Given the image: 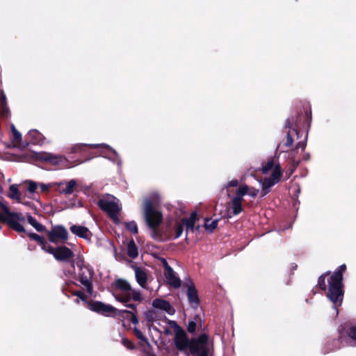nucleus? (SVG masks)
Here are the masks:
<instances>
[{"mask_svg":"<svg viewBox=\"0 0 356 356\" xmlns=\"http://www.w3.org/2000/svg\"><path fill=\"white\" fill-rule=\"evenodd\" d=\"M160 195L157 192L152 193L143 202V213L147 225L152 229H156L161 223L162 214L155 209L160 202Z\"/></svg>","mask_w":356,"mask_h":356,"instance_id":"f257e3e1","label":"nucleus"},{"mask_svg":"<svg viewBox=\"0 0 356 356\" xmlns=\"http://www.w3.org/2000/svg\"><path fill=\"white\" fill-rule=\"evenodd\" d=\"M346 266L345 264H342L339 268L334 272V273L330 277L328 282L329 288L327 297L333 302L334 307H337L341 305L343 300V291H342V279L343 273L346 270Z\"/></svg>","mask_w":356,"mask_h":356,"instance_id":"f03ea898","label":"nucleus"},{"mask_svg":"<svg viewBox=\"0 0 356 356\" xmlns=\"http://www.w3.org/2000/svg\"><path fill=\"white\" fill-rule=\"evenodd\" d=\"M0 208L3 211V213H0V220L7 222L10 227L19 233L26 232L22 225L25 217L21 213L10 212L8 207L1 202Z\"/></svg>","mask_w":356,"mask_h":356,"instance_id":"7ed1b4c3","label":"nucleus"},{"mask_svg":"<svg viewBox=\"0 0 356 356\" xmlns=\"http://www.w3.org/2000/svg\"><path fill=\"white\" fill-rule=\"evenodd\" d=\"M197 220V213L193 212L191 213L188 218H184L181 222L175 221L168 225L166 232L168 234L174 238H179L184 229V226L186 225V230H193L195 226V223Z\"/></svg>","mask_w":356,"mask_h":356,"instance_id":"20e7f679","label":"nucleus"},{"mask_svg":"<svg viewBox=\"0 0 356 356\" xmlns=\"http://www.w3.org/2000/svg\"><path fill=\"white\" fill-rule=\"evenodd\" d=\"M98 204L102 210L108 214L114 222H120L118 214L121 210V204L119 200L112 195H106L99 201Z\"/></svg>","mask_w":356,"mask_h":356,"instance_id":"39448f33","label":"nucleus"},{"mask_svg":"<svg viewBox=\"0 0 356 356\" xmlns=\"http://www.w3.org/2000/svg\"><path fill=\"white\" fill-rule=\"evenodd\" d=\"M212 343L206 334H202L197 339L191 341L190 350L196 356H208Z\"/></svg>","mask_w":356,"mask_h":356,"instance_id":"423d86ee","label":"nucleus"},{"mask_svg":"<svg viewBox=\"0 0 356 356\" xmlns=\"http://www.w3.org/2000/svg\"><path fill=\"white\" fill-rule=\"evenodd\" d=\"M76 264L79 270L78 277L80 282L86 288L87 292L92 294V286L90 280L92 275L90 269L84 265L83 259L81 257L77 259Z\"/></svg>","mask_w":356,"mask_h":356,"instance_id":"0eeeda50","label":"nucleus"},{"mask_svg":"<svg viewBox=\"0 0 356 356\" xmlns=\"http://www.w3.org/2000/svg\"><path fill=\"white\" fill-rule=\"evenodd\" d=\"M88 308L91 311L100 313L106 316L116 315L118 314V310L115 307L98 301L88 303Z\"/></svg>","mask_w":356,"mask_h":356,"instance_id":"6e6552de","label":"nucleus"},{"mask_svg":"<svg viewBox=\"0 0 356 356\" xmlns=\"http://www.w3.org/2000/svg\"><path fill=\"white\" fill-rule=\"evenodd\" d=\"M282 176L280 169L276 168L271 175V177L265 178L262 181V196L269 193L270 189L275 184L280 181Z\"/></svg>","mask_w":356,"mask_h":356,"instance_id":"1a4fd4ad","label":"nucleus"},{"mask_svg":"<svg viewBox=\"0 0 356 356\" xmlns=\"http://www.w3.org/2000/svg\"><path fill=\"white\" fill-rule=\"evenodd\" d=\"M68 234L66 229L62 226L54 227L48 232L49 240L54 243H57L60 241H65L67 239Z\"/></svg>","mask_w":356,"mask_h":356,"instance_id":"9d476101","label":"nucleus"},{"mask_svg":"<svg viewBox=\"0 0 356 356\" xmlns=\"http://www.w3.org/2000/svg\"><path fill=\"white\" fill-rule=\"evenodd\" d=\"M89 147L90 148H96V147H102L105 149L110 156H111L112 159H115L118 158L117 152L113 149L111 147L106 144H78L72 147V152H79L83 151L84 147Z\"/></svg>","mask_w":356,"mask_h":356,"instance_id":"9b49d317","label":"nucleus"},{"mask_svg":"<svg viewBox=\"0 0 356 356\" xmlns=\"http://www.w3.org/2000/svg\"><path fill=\"white\" fill-rule=\"evenodd\" d=\"M131 287L129 282L124 280H118L115 282L113 296L118 295L119 297H128Z\"/></svg>","mask_w":356,"mask_h":356,"instance_id":"f8f14e48","label":"nucleus"},{"mask_svg":"<svg viewBox=\"0 0 356 356\" xmlns=\"http://www.w3.org/2000/svg\"><path fill=\"white\" fill-rule=\"evenodd\" d=\"M165 277L168 284L174 288H179L181 286V280L177 277L172 268L168 266V263L164 261Z\"/></svg>","mask_w":356,"mask_h":356,"instance_id":"ddd939ff","label":"nucleus"},{"mask_svg":"<svg viewBox=\"0 0 356 356\" xmlns=\"http://www.w3.org/2000/svg\"><path fill=\"white\" fill-rule=\"evenodd\" d=\"M40 159L53 165L68 167L65 164V159L60 155H56L51 153H42L40 155Z\"/></svg>","mask_w":356,"mask_h":356,"instance_id":"4468645a","label":"nucleus"},{"mask_svg":"<svg viewBox=\"0 0 356 356\" xmlns=\"http://www.w3.org/2000/svg\"><path fill=\"white\" fill-rule=\"evenodd\" d=\"M175 343L176 347L181 351H186L188 349H190L191 341L188 339L186 333L184 332L176 333Z\"/></svg>","mask_w":356,"mask_h":356,"instance_id":"2eb2a0df","label":"nucleus"},{"mask_svg":"<svg viewBox=\"0 0 356 356\" xmlns=\"http://www.w3.org/2000/svg\"><path fill=\"white\" fill-rule=\"evenodd\" d=\"M56 186L58 187V193L65 195H71L74 193L76 187V181L71 179L68 182H56Z\"/></svg>","mask_w":356,"mask_h":356,"instance_id":"dca6fc26","label":"nucleus"},{"mask_svg":"<svg viewBox=\"0 0 356 356\" xmlns=\"http://www.w3.org/2000/svg\"><path fill=\"white\" fill-rule=\"evenodd\" d=\"M54 257L58 261H68L74 257V253L67 247L60 246L56 248Z\"/></svg>","mask_w":356,"mask_h":356,"instance_id":"f3484780","label":"nucleus"},{"mask_svg":"<svg viewBox=\"0 0 356 356\" xmlns=\"http://www.w3.org/2000/svg\"><path fill=\"white\" fill-rule=\"evenodd\" d=\"M152 306L156 309L165 311L170 315L174 314L175 312V309L168 301L160 298L154 300L152 302Z\"/></svg>","mask_w":356,"mask_h":356,"instance_id":"a211bd4d","label":"nucleus"},{"mask_svg":"<svg viewBox=\"0 0 356 356\" xmlns=\"http://www.w3.org/2000/svg\"><path fill=\"white\" fill-rule=\"evenodd\" d=\"M243 199L241 197L235 196L232 200V211H227V218H230L232 216H236L239 214L243 209H242V202Z\"/></svg>","mask_w":356,"mask_h":356,"instance_id":"6ab92c4d","label":"nucleus"},{"mask_svg":"<svg viewBox=\"0 0 356 356\" xmlns=\"http://www.w3.org/2000/svg\"><path fill=\"white\" fill-rule=\"evenodd\" d=\"M70 231L76 236L83 238L84 239L90 240L91 238V232L86 227L81 225H72L70 227Z\"/></svg>","mask_w":356,"mask_h":356,"instance_id":"aec40b11","label":"nucleus"},{"mask_svg":"<svg viewBox=\"0 0 356 356\" xmlns=\"http://www.w3.org/2000/svg\"><path fill=\"white\" fill-rule=\"evenodd\" d=\"M115 299L121 302H127L130 299H133L135 301L141 300V293L138 291L131 289L129 296L127 297H119L118 295H115Z\"/></svg>","mask_w":356,"mask_h":356,"instance_id":"412c9836","label":"nucleus"},{"mask_svg":"<svg viewBox=\"0 0 356 356\" xmlns=\"http://www.w3.org/2000/svg\"><path fill=\"white\" fill-rule=\"evenodd\" d=\"M276 168L280 169V165L275 163L274 160L269 159L265 165H264L261 168V171L264 174H268L275 171Z\"/></svg>","mask_w":356,"mask_h":356,"instance_id":"4be33fe9","label":"nucleus"},{"mask_svg":"<svg viewBox=\"0 0 356 356\" xmlns=\"http://www.w3.org/2000/svg\"><path fill=\"white\" fill-rule=\"evenodd\" d=\"M11 131L13 134V143L15 146L18 147H25L27 146V144L21 145L22 134L16 129L13 124L11 125Z\"/></svg>","mask_w":356,"mask_h":356,"instance_id":"5701e85b","label":"nucleus"},{"mask_svg":"<svg viewBox=\"0 0 356 356\" xmlns=\"http://www.w3.org/2000/svg\"><path fill=\"white\" fill-rule=\"evenodd\" d=\"M135 275H136V280H137L138 283L139 284V285L140 286H142L143 288H145V285H146V280H147L146 273L143 270L137 268L135 269Z\"/></svg>","mask_w":356,"mask_h":356,"instance_id":"b1692460","label":"nucleus"},{"mask_svg":"<svg viewBox=\"0 0 356 356\" xmlns=\"http://www.w3.org/2000/svg\"><path fill=\"white\" fill-rule=\"evenodd\" d=\"M187 296L189 301L192 303L197 304L198 296L197 292L193 284L188 286L187 289Z\"/></svg>","mask_w":356,"mask_h":356,"instance_id":"393cba45","label":"nucleus"},{"mask_svg":"<svg viewBox=\"0 0 356 356\" xmlns=\"http://www.w3.org/2000/svg\"><path fill=\"white\" fill-rule=\"evenodd\" d=\"M8 197L20 202V195L16 185L13 184L10 186Z\"/></svg>","mask_w":356,"mask_h":356,"instance_id":"a878e982","label":"nucleus"},{"mask_svg":"<svg viewBox=\"0 0 356 356\" xmlns=\"http://www.w3.org/2000/svg\"><path fill=\"white\" fill-rule=\"evenodd\" d=\"M26 218L29 223L38 232H43L44 230V227L38 222L31 215H27Z\"/></svg>","mask_w":356,"mask_h":356,"instance_id":"bb28decb","label":"nucleus"},{"mask_svg":"<svg viewBox=\"0 0 356 356\" xmlns=\"http://www.w3.org/2000/svg\"><path fill=\"white\" fill-rule=\"evenodd\" d=\"M218 220L206 219L204 227L209 232H212L218 226Z\"/></svg>","mask_w":356,"mask_h":356,"instance_id":"cd10ccee","label":"nucleus"},{"mask_svg":"<svg viewBox=\"0 0 356 356\" xmlns=\"http://www.w3.org/2000/svg\"><path fill=\"white\" fill-rule=\"evenodd\" d=\"M127 254L131 258H136L138 254V249L134 241H131L127 246Z\"/></svg>","mask_w":356,"mask_h":356,"instance_id":"c85d7f7f","label":"nucleus"},{"mask_svg":"<svg viewBox=\"0 0 356 356\" xmlns=\"http://www.w3.org/2000/svg\"><path fill=\"white\" fill-rule=\"evenodd\" d=\"M26 184L28 185V191L31 194L33 195L35 193H38L39 183L33 181H27Z\"/></svg>","mask_w":356,"mask_h":356,"instance_id":"c756f323","label":"nucleus"},{"mask_svg":"<svg viewBox=\"0 0 356 356\" xmlns=\"http://www.w3.org/2000/svg\"><path fill=\"white\" fill-rule=\"evenodd\" d=\"M126 228L133 234L138 233V226L135 221L126 222Z\"/></svg>","mask_w":356,"mask_h":356,"instance_id":"7c9ffc66","label":"nucleus"},{"mask_svg":"<svg viewBox=\"0 0 356 356\" xmlns=\"http://www.w3.org/2000/svg\"><path fill=\"white\" fill-rule=\"evenodd\" d=\"M41 245H42V249L47 252H49L51 254H54V252L56 251V248H54L52 246H51L48 243L45 242V241H42V243H41Z\"/></svg>","mask_w":356,"mask_h":356,"instance_id":"2f4dec72","label":"nucleus"},{"mask_svg":"<svg viewBox=\"0 0 356 356\" xmlns=\"http://www.w3.org/2000/svg\"><path fill=\"white\" fill-rule=\"evenodd\" d=\"M56 186V183H51V184H49L39 183L38 189L42 193H48L49 191V188L53 186Z\"/></svg>","mask_w":356,"mask_h":356,"instance_id":"473e14b6","label":"nucleus"},{"mask_svg":"<svg viewBox=\"0 0 356 356\" xmlns=\"http://www.w3.org/2000/svg\"><path fill=\"white\" fill-rule=\"evenodd\" d=\"M249 187L247 185H241L236 191V195L243 197V195L248 194Z\"/></svg>","mask_w":356,"mask_h":356,"instance_id":"72a5a7b5","label":"nucleus"},{"mask_svg":"<svg viewBox=\"0 0 356 356\" xmlns=\"http://www.w3.org/2000/svg\"><path fill=\"white\" fill-rule=\"evenodd\" d=\"M28 235L29 236V237L31 239H33L35 241H38L40 244L44 241L42 239V238L40 236H39L38 234H35V233H28Z\"/></svg>","mask_w":356,"mask_h":356,"instance_id":"f704fd0d","label":"nucleus"},{"mask_svg":"<svg viewBox=\"0 0 356 356\" xmlns=\"http://www.w3.org/2000/svg\"><path fill=\"white\" fill-rule=\"evenodd\" d=\"M348 336L356 341V326H352L348 332Z\"/></svg>","mask_w":356,"mask_h":356,"instance_id":"c9c22d12","label":"nucleus"},{"mask_svg":"<svg viewBox=\"0 0 356 356\" xmlns=\"http://www.w3.org/2000/svg\"><path fill=\"white\" fill-rule=\"evenodd\" d=\"M259 193V190L258 189H256L254 188H250L249 187V190L248 191V194L247 195H249L250 196L252 197H256Z\"/></svg>","mask_w":356,"mask_h":356,"instance_id":"e433bc0d","label":"nucleus"},{"mask_svg":"<svg viewBox=\"0 0 356 356\" xmlns=\"http://www.w3.org/2000/svg\"><path fill=\"white\" fill-rule=\"evenodd\" d=\"M135 332V334L136 336L141 341H145L147 342V339L145 338V337L143 335V334L142 333L141 331L137 330V329H135L134 330Z\"/></svg>","mask_w":356,"mask_h":356,"instance_id":"4c0bfd02","label":"nucleus"},{"mask_svg":"<svg viewBox=\"0 0 356 356\" xmlns=\"http://www.w3.org/2000/svg\"><path fill=\"white\" fill-rule=\"evenodd\" d=\"M318 285H319L321 289H322L323 290H325L326 285H325V276L324 275H321L319 277V279H318Z\"/></svg>","mask_w":356,"mask_h":356,"instance_id":"58836bf2","label":"nucleus"},{"mask_svg":"<svg viewBox=\"0 0 356 356\" xmlns=\"http://www.w3.org/2000/svg\"><path fill=\"white\" fill-rule=\"evenodd\" d=\"M196 329V323L193 321L189 322L188 325V331L189 332L193 333Z\"/></svg>","mask_w":356,"mask_h":356,"instance_id":"ea45409f","label":"nucleus"},{"mask_svg":"<svg viewBox=\"0 0 356 356\" xmlns=\"http://www.w3.org/2000/svg\"><path fill=\"white\" fill-rule=\"evenodd\" d=\"M74 294L75 296H76L81 300H83L84 302L86 301V296L83 292L79 291H76Z\"/></svg>","mask_w":356,"mask_h":356,"instance_id":"a19ab883","label":"nucleus"},{"mask_svg":"<svg viewBox=\"0 0 356 356\" xmlns=\"http://www.w3.org/2000/svg\"><path fill=\"white\" fill-rule=\"evenodd\" d=\"M238 185V181L236 179L232 180L229 181L226 186L227 188L228 187H236Z\"/></svg>","mask_w":356,"mask_h":356,"instance_id":"79ce46f5","label":"nucleus"},{"mask_svg":"<svg viewBox=\"0 0 356 356\" xmlns=\"http://www.w3.org/2000/svg\"><path fill=\"white\" fill-rule=\"evenodd\" d=\"M293 138L291 136V134L289 133H288L287 134V138H286V145L289 147L291 146L292 144H293Z\"/></svg>","mask_w":356,"mask_h":356,"instance_id":"37998d69","label":"nucleus"},{"mask_svg":"<svg viewBox=\"0 0 356 356\" xmlns=\"http://www.w3.org/2000/svg\"><path fill=\"white\" fill-rule=\"evenodd\" d=\"M123 343H124V345L126 346L129 349H131L134 347V346L131 343V342L128 341V340L124 339L123 340Z\"/></svg>","mask_w":356,"mask_h":356,"instance_id":"c03bdc74","label":"nucleus"},{"mask_svg":"<svg viewBox=\"0 0 356 356\" xmlns=\"http://www.w3.org/2000/svg\"><path fill=\"white\" fill-rule=\"evenodd\" d=\"M1 102L2 107H4V106L6 105V95L3 92L1 95Z\"/></svg>","mask_w":356,"mask_h":356,"instance_id":"a18cd8bd","label":"nucleus"},{"mask_svg":"<svg viewBox=\"0 0 356 356\" xmlns=\"http://www.w3.org/2000/svg\"><path fill=\"white\" fill-rule=\"evenodd\" d=\"M131 321H132V323H134V324H136V323H138V318H137L136 316V315H134V314H132V316H131Z\"/></svg>","mask_w":356,"mask_h":356,"instance_id":"49530a36","label":"nucleus"},{"mask_svg":"<svg viewBox=\"0 0 356 356\" xmlns=\"http://www.w3.org/2000/svg\"><path fill=\"white\" fill-rule=\"evenodd\" d=\"M305 142H300L298 145V147H301L302 149L305 147Z\"/></svg>","mask_w":356,"mask_h":356,"instance_id":"de8ad7c7","label":"nucleus"},{"mask_svg":"<svg viewBox=\"0 0 356 356\" xmlns=\"http://www.w3.org/2000/svg\"><path fill=\"white\" fill-rule=\"evenodd\" d=\"M38 132L35 130H32L29 132V135H35V134H37Z\"/></svg>","mask_w":356,"mask_h":356,"instance_id":"09e8293b","label":"nucleus"},{"mask_svg":"<svg viewBox=\"0 0 356 356\" xmlns=\"http://www.w3.org/2000/svg\"><path fill=\"white\" fill-rule=\"evenodd\" d=\"M109 244H110V245L112 247L113 250V252H115V250H115V248L113 245V244H112V243H109Z\"/></svg>","mask_w":356,"mask_h":356,"instance_id":"8fccbe9b","label":"nucleus"},{"mask_svg":"<svg viewBox=\"0 0 356 356\" xmlns=\"http://www.w3.org/2000/svg\"><path fill=\"white\" fill-rule=\"evenodd\" d=\"M128 307H134V305H128Z\"/></svg>","mask_w":356,"mask_h":356,"instance_id":"3c124183","label":"nucleus"},{"mask_svg":"<svg viewBox=\"0 0 356 356\" xmlns=\"http://www.w3.org/2000/svg\"><path fill=\"white\" fill-rule=\"evenodd\" d=\"M186 356H189V355L188 353H186Z\"/></svg>","mask_w":356,"mask_h":356,"instance_id":"603ef678","label":"nucleus"}]
</instances>
